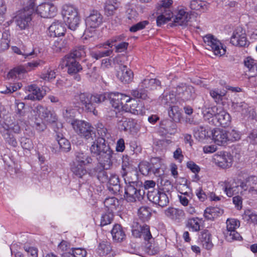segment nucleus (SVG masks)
Returning a JSON list of instances; mask_svg holds the SVG:
<instances>
[{
	"mask_svg": "<svg viewBox=\"0 0 257 257\" xmlns=\"http://www.w3.org/2000/svg\"><path fill=\"white\" fill-rule=\"evenodd\" d=\"M149 24L148 21H143L133 25L130 28V31L131 32H136L138 31L142 30L146 28Z\"/></svg>",
	"mask_w": 257,
	"mask_h": 257,
	"instance_id": "obj_61",
	"label": "nucleus"
},
{
	"mask_svg": "<svg viewBox=\"0 0 257 257\" xmlns=\"http://www.w3.org/2000/svg\"><path fill=\"white\" fill-rule=\"evenodd\" d=\"M215 119L217 120L218 125L226 127L228 126L231 123V116L226 111L222 110L215 114Z\"/></svg>",
	"mask_w": 257,
	"mask_h": 257,
	"instance_id": "obj_30",
	"label": "nucleus"
},
{
	"mask_svg": "<svg viewBox=\"0 0 257 257\" xmlns=\"http://www.w3.org/2000/svg\"><path fill=\"white\" fill-rule=\"evenodd\" d=\"M49 31L51 37H59L64 36L66 29L63 23L55 22L49 28Z\"/></svg>",
	"mask_w": 257,
	"mask_h": 257,
	"instance_id": "obj_27",
	"label": "nucleus"
},
{
	"mask_svg": "<svg viewBox=\"0 0 257 257\" xmlns=\"http://www.w3.org/2000/svg\"><path fill=\"white\" fill-rule=\"evenodd\" d=\"M169 116L172 119V120L177 122L180 120L182 114L179 110L178 106L173 105L170 107V109L168 111Z\"/></svg>",
	"mask_w": 257,
	"mask_h": 257,
	"instance_id": "obj_48",
	"label": "nucleus"
},
{
	"mask_svg": "<svg viewBox=\"0 0 257 257\" xmlns=\"http://www.w3.org/2000/svg\"><path fill=\"white\" fill-rule=\"evenodd\" d=\"M66 46L67 42L65 40L58 38L54 41L52 48L55 52H59L65 49Z\"/></svg>",
	"mask_w": 257,
	"mask_h": 257,
	"instance_id": "obj_58",
	"label": "nucleus"
},
{
	"mask_svg": "<svg viewBox=\"0 0 257 257\" xmlns=\"http://www.w3.org/2000/svg\"><path fill=\"white\" fill-rule=\"evenodd\" d=\"M35 0H30L29 4L24 8L23 12L16 17V22L17 26L21 30H24L29 26L32 21V16L34 12Z\"/></svg>",
	"mask_w": 257,
	"mask_h": 257,
	"instance_id": "obj_7",
	"label": "nucleus"
},
{
	"mask_svg": "<svg viewBox=\"0 0 257 257\" xmlns=\"http://www.w3.org/2000/svg\"><path fill=\"white\" fill-rule=\"evenodd\" d=\"M231 109L234 112H241L242 114H245L247 112L248 105L244 101L232 102Z\"/></svg>",
	"mask_w": 257,
	"mask_h": 257,
	"instance_id": "obj_44",
	"label": "nucleus"
},
{
	"mask_svg": "<svg viewBox=\"0 0 257 257\" xmlns=\"http://www.w3.org/2000/svg\"><path fill=\"white\" fill-rule=\"evenodd\" d=\"M141 86L144 87L147 91L157 89L158 87L161 85V81L157 79H145L141 83Z\"/></svg>",
	"mask_w": 257,
	"mask_h": 257,
	"instance_id": "obj_34",
	"label": "nucleus"
},
{
	"mask_svg": "<svg viewBox=\"0 0 257 257\" xmlns=\"http://www.w3.org/2000/svg\"><path fill=\"white\" fill-rule=\"evenodd\" d=\"M208 4L202 0H192L190 7L193 10L205 11L208 9Z\"/></svg>",
	"mask_w": 257,
	"mask_h": 257,
	"instance_id": "obj_43",
	"label": "nucleus"
},
{
	"mask_svg": "<svg viewBox=\"0 0 257 257\" xmlns=\"http://www.w3.org/2000/svg\"><path fill=\"white\" fill-rule=\"evenodd\" d=\"M190 19L189 13L184 9L178 11L175 18L174 19V25L175 26L186 25Z\"/></svg>",
	"mask_w": 257,
	"mask_h": 257,
	"instance_id": "obj_32",
	"label": "nucleus"
},
{
	"mask_svg": "<svg viewBox=\"0 0 257 257\" xmlns=\"http://www.w3.org/2000/svg\"><path fill=\"white\" fill-rule=\"evenodd\" d=\"M124 178V182L126 185H134V186L137 185L138 181V175L137 172L133 171L128 172H126V175L122 176Z\"/></svg>",
	"mask_w": 257,
	"mask_h": 257,
	"instance_id": "obj_45",
	"label": "nucleus"
},
{
	"mask_svg": "<svg viewBox=\"0 0 257 257\" xmlns=\"http://www.w3.org/2000/svg\"><path fill=\"white\" fill-rule=\"evenodd\" d=\"M103 203L105 207L107 209V211L112 212H113L114 210H116L119 205L118 200L114 197L105 198L103 201Z\"/></svg>",
	"mask_w": 257,
	"mask_h": 257,
	"instance_id": "obj_42",
	"label": "nucleus"
},
{
	"mask_svg": "<svg viewBox=\"0 0 257 257\" xmlns=\"http://www.w3.org/2000/svg\"><path fill=\"white\" fill-rule=\"evenodd\" d=\"M131 93V95L136 98L146 100L149 98L147 90L142 87L141 83L137 88L132 90Z\"/></svg>",
	"mask_w": 257,
	"mask_h": 257,
	"instance_id": "obj_39",
	"label": "nucleus"
},
{
	"mask_svg": "<svg viewBox=\"0 0 257 257\" xmlns=\"http://www.w3.org/2000/svg\"><path fill=\"white\" fill-rule=\"evenodd\" d=\"M3 136L6 142L10 145L14 147H16L17 146L18 143L16 139L12 133H10L9 131H5Z\"/></svg>",
	"mask_w": 257,
	"mask_h": 257,
	"instance_id": "obj_57",
	"label": "nucleus"
},
{
	"mask_svg": "<svg viewBox=\"0 0 257 257\" xmlns=\"http://www.w3.org/2000/svg\"><path fill=\"white\" fill-rule=\"evenodd\" d=\"M28 91L30 93L25 97V99L40 100L44 97V94L36 85L33 84L29 86Z\"/></svg>",
	"mask_w": 257,
	"mask_h": 257,
	"instance_id": "obj_31",
	"label": "nucleus"
},
{
	"mask_svg": "<svg viewBox=\"0 0 257 257\" xmlns=\"http://www.w3.org/2000/svg\"><path fill=\"white\" fill-rule=\"evenodd\" d=\"M244 66L248 69L250 72L254 73L257 75V61L251 57L245 58L243 61Z\"/></svg>",
	"mask_w": 257,
	"mask_h": 257,
	"instance_id": "obj_46",
	"label": "nucleus"
},
{
	"mask_svg": "<svg viewBox=\"0 0 257 257\" xmlns=\"http://www.w3.org/2000/svg\"><path fill=\"white\" fill-rule=\"evenodd\" d=\"M108 184V189L110 191H112L115 194L120 192L121 187L119 183V179L117 175L115 174L111 175L109 179Z\"/></svg>",
	"mask_w": 257,
	"mask_h": 257,
	"instance_id": "obj_35",
	"label": "nucleus"
},
{
	"mask_svg": "<svg viewBox=\"0 0 257 257\" xmlns=\"http://www.w3.org/2000/svg\"><path fill=\"white\" fill-rule=\"evenodd\" d=\"M217 110V108L216 106L211 107L208 108L205 110H204V118L205 120H207L209 123L212 122V124H214V119H215V110Z\"/></svg>",
	"mask_w": 257,
	"mask_h": 257,
	"instance_id": "obj_50",
	"label": "nucleus"
},
{
	"mask_svg": "<svg viewBox=\"0 0 257 257\" xmlns=\"http://www.w3.org/2000/svg\"><path fill=\"white\" fill-rule=\"evenodd\" d=\"M234 183V182H231L229 181H225L223 182V190L228 197H231L234 195L233 185Z\"/></svg>",
	"mask_w": 257,
	"mask_h": 257,
	"instance_id": "obj_55",
	"label": "nucleus"
},
{
	"mask_svg": "<svg viewBox=\"0 0 257 257\" xmlns=\"http://www.w3.org/2000/svg\"><path fill=\"white\" fill-rule=\"evenodd\" d=\"M194 136L199 141L210 137L209 132L203 126H197L194 129Z\"/></svg>",
	"mask_w": 257,
	"mask_h": 257,
	"instance_id": "obj_41",
	"label": "nucleus"
},
{
	"mask_svg": "<svg viewBox=\"0 0 257 257\" xmlns=\"http://www.w3.org/2000/svg\"><path fill=\"white\" fill-rule=\"evenodd\" d=\"M126 36L123 34L115 36L108 40L104 45L111 48L112 46L114 45V44H116V43H119L123 42Z\"/></svg>",
	"mask_w": 257,
	"mask_h": 257,
	"instance_id": "obj_54",
	"label": "nucleus"
},
{
	"mask_svg": "<svg viewBox=\"0 0 257 257\" xmlns=\"http://www.w3.org/2000/svg\"><path fill=\"white\" fill-rule=\"evenodd\" d=\"M71 124L74 131L86 140H93L96 137L93 127L88 122L81 120H72Z\"/></svg>",
	"mask_w": 257,
	"mask_h": 257,
	"instance_id": "obj_5",
	"label": "nucleus"
},
{
	"mask_svg": "<svg viewBox=\"0 0 257 257\" xmlns=\"http://www.w3.org/2000/svg\"><path fill=\"white\" fill-rule=\"evenodd\" d=\"M147 197L150 201L161 207L167 206L169 203V197L165 192L157 189L148 191Z\"/></svg>",
	"mask_w": 257,
	"mask_h": 257,
	"instance_id": "obj_13",
	"label": "nucleus"
},
{
	"mask_svg": "<svg viewBox=\"0 0 257 257\" xmlns=\"http://www.w3.org/2000/svg\"><path fill=\"white\" fill-rule=\"evenodd\" d=\"M212 140L214 143L219 146H225L228 142L227 131L219 128L214 129L211 131Z\"/></svg>",
	"mask_w": 257,
	"mask_h": 257,
	"instance_id": "obj_23",
	"label": "nucleus"
},
{
	"mask_svg": "<svg viewBox=\"0 0 257 257\" xmlns=\"http://www.w3.org/2000/svg\"><path fill=\"white\" fill-rule=\"evenodd\" d=\"M145 192L143 189L135 187L134 185H127L125 188L124 197L128 202L141 201Z\"/></svg>",
	"mask_w": 257,
	"mask_h": 257,
	"instance_id": "obj_11",
	"label": "nucleus"
},
{
	"mask_svg": "<svg viewBox=\"0 0 257 257\" xmlns=\"http://www.w3.org/2000/svg\"><path fill=\"white\" fill-rule=\"evenodd\" d=\"M71 171L75 177L83 179V178L88 173L84 166L79 165L75 162L72 165L71 167Z\"/></svg>",
	"mask_w": 257,
	"mask_h": 257,
	"instance_id": "obj_36",
	"label": "nucleus"
},
{
	"mask_svg": "<svg viewBox=\"0 0 257 257\" xmlns=\"http://www.w3.org/2000/svg\"><path fill=\"white\" fill-rule=\"evenodd\" d=\"M107 132V129L103 128L100 133L102 137H95L93 140H90L92 141V145L90 147V151L91 154L96 156L98 162L107 163L112 158L113 151L110 146L106 145L105 140L103 137L106 136Z\"/></svg>",
	"mask_w": 257,
	"mask_h": 257,
	"instance_id": "obj_1",
	"label": "nucleus"
},
{
	"mask_svg": "<svg viewBox=\"0 0 257 257\" xmlns=\"http://www.w3.org/2000/svg\"><path fill=\"white\" fill-rule=\"evenodd\" d=\"M203 221L202 219L198 217L191 218L188 220L187 226L193 231H198L200 229V223Z\"/></svg>",
	"mask_w": 257,
	"mask_h": 257,
	"instance_id": "obj_49",
	"label": "nucleus"
},
{
	"mask_svg": "<svg viewBox=\"0 0 257 257\" xmlns=\"http://www.w3.org/2000/svg\"><path fill=\"white\" fill-rule=\"evenodd\" d=\"M62 15L64 22L68 28L71 30H75L80 22L77 9L72 6L65 5L63 6Z\"/></svg>",
	"mask_w": 257,
	"mask_h": 257,
	"instance_id": "obj_6",
	"label": "nucleus"
},
{
	"mask_svg": "<svg viewBox=\"0 0 257 257\" xmlns=\"http://www.w3.org/2000/svg\"><path fill=\"white\" fill-rule=\"evenodd\" d=\"M98 162V165L93 169H90L88 174L90 176H96L98 180L102 183L106 182L108 180V175L105 170L110 168L112 162L111 160L107 163L104 162L105 164L103 162Z\"/></svg>",
	"mask_w": 257,
	"mask_h": 257,
	"instance_id": "obj_10",
	"label": "nucleus"
},
{
	"mask_svg": "<svg viewBox=\"0 0 257 257\" xmlns=\"http://www.w3.org/2000/svg\"><path fill=\"white\" fill-rule=\"evenodd\" d=\"M56 77L55 72L48 69L46 73H42L41 75V78L45 80L50 81L54 79Z\"/></svg>",
	"mask_w": 257,
	"mask_h": 257,
	"instance_id": "obj_64",
	"label": "nucleus"
},
{
	"mask_svg": "<svg viewBox=\"0 0 257 257\" xmlns=\"http://www.w3.org/2000/svg\"><path fill=\"white\" fill-rule=\"evenodd\" d=\"M112 239L117 242H121L126 238L125 231L121 225L115 224L111 230Z\"/></svg>",
	"mask_w": 257,
	"mask_h": 257,
	"instance_id": "obj_28",
	"label": "nucleus"
},
{
	"mask_svg": "<svg viewBox=\"0 0 257 257\" xmlns=\"http://www.w3.org/2000/svg\"><path fill=\"white\" fill-rule=\"evenodd\" d=\"M114 215L113 212L107 211V212L102 214L100 220V225L104 226L110 224L113 220Z\"/></svg>",
	"mask_w": 257,
	"mask_h": 257,
	"instance_id": "obj_53",
	"label": "nucleus"
},
{
	"mask_svg": "<svg viewBox=\"0 0 257 257\" xmlns=\"http://www.w3.org/2000/svg\"><path fill=\"white\" fill-rule=\"evenodd\" d=\"M224 233L228 241L238 239L239 237H241L240 234L235 230H226Z\"/></svg>",
	"mask_w": 257,
	"mask_h": 257,
	"instance_id": "obj_60",
	"label": "nucleus"
},
{
	"mask_svg": "<svg viewBox=\"0 0 257 257\" xmlns=\"http://www.w3.org/2000/svg\"><path fill=\"white\" fill-rule=\"evenodd\" d=\"M233 185L234 195L237 194L240 190L241 194H245L248 198H255L257 197V177L254 176H250L246 178L240 183L239 185L235 183Z\"/></svg>",
	"mask_w": 257,
	"mask_h": 257,
	"instance_id": "obj_3",
	"label": "nucleus"
},
{
	"mask_svg": "<svg viewBox=\"0 0 257 257\" xmlns=\"http://www.w3.org/2000/svg\"><path fill=\"white\" fill-rule=\"evenodd\" d=\"M227 137L228 138V142H234L239 140L241 137V134L239 132L232 129L230 131H227Z\"/></svg>",
	"mask_w": 257,
	"mask_h": 257,
	"instance_id": "obj_62",
	"label": "nucleus"
},
{
	"mask_svg": "<svg viewBox=\"0 0 257 257\" xmlns=\"http://www.w3.org/2000/svg\"><path fill=\"white\" fill-rule=\"evenodd\" d=\"M211 236L210 232L206 229H203L200 232L199 240L206 249L210 250L213 247Z\"/></svg>",
	"mask_w": 257,
	"mask_h": 257,
	"instance_id": "obj_25",
	"label": "nucleus"
},
{
	"mask_svg": "<svg viewBox=\"0 0 257 257\" xmlns=\"http://www.w3.org/2000/svg\"><path fill=\"white\" fill-rule=\"evenodd\" d=\"M97 98L98 102L105 101L109 100L112 107L114 108V110L111 112L112 116H118V113L120 112L121 109L124 110L123 102H125V100L127 99L128 96L123 95L120 93H103L102 95Z\"/></svg>",
	"mask_w": 257,
	"mask_h": 257,
	"instance_id": "obj_2",
	"label": "nucleus"
},
{
	"mask_svg": "<svg viewBox=\"0 0 257 257\" xmlns=\"http://www.w3.org/2000/svg\"><path fill=\"white\" fill-rule=\"evenodd\" d=\"M34 111L36 112L42 119L50 123L54 131V127L58 126V123H62L58 121V117L55 112L49 110L47 107L41 104H38L35 107Z\"/></svg>",
	"mask_w": 257,
	"mask_h": 257,
	"instance_id": "obj_8",
	"label": "nucleus"
},
{
	"mask_svg": "<svg viewBox=\"0 0 257 257\" xmlns=\"http://www.w3.org/2000/svg\"><path fill=\"white\" fill-rule=\"evenodd\" d=\"M57 11V8L54 5L45 3L39 5L36 8L34 6L33 14H37L44 18H51L56 15Z\"/></svg>",
	"mask_w": 257,
	"mask_h": 257,
	"instance_id": "obj_15",
	"label": "nucleus"
},
{
	"mask_svg": "<svg viewBox=\"0 0 257 257\" xmlns=\"http://www.w3.org/2000/svg\"><path fill=\"white\" fill-rule=\"evenodd\" d=\"M203 40L206 45L214 52L215 55L220 56L225 54L226 48H224L221 42L212 35H207L203 37Z\"/></svg>",
	"mask_w": 257,
	"mask_h": 257,
	"instance_id": "obj_14",
	"label": "nucleus"
},
{
	"mask_svg": "<svg viewBox=\"0 0 257 257\" xmlns=\"http://www.w3.org/2000/svg\"><path fill=\"white\" fill-rule=\"evenodd\" d=\"M138 216L139 218L143 222L149 220L151 216L150 208L144 206L140 207L138 210Z\"/></svg>",
	"mask_w": 257,
	"mask_h": 257,
	"instance_id": "obj_52",
	"label": "nucleus"
},
{
	"mask_svg": "<svg viewBox=\"0 0 257 257\" xmlns=\"http://www.w3.org/2000/svg\"><path fill=\"white\" fill-rule=\"evenodd\" d=\"M177 99L183 102L190 101L195 99L196 93L194 88L191 85L181 84L174 88Z\"/></svg>",
	"mask_w": 257,
	"mask_h": 257,
	"instance_id": "obj_9",
	"label": "nucleus"
},
{
	"mask_svg": "<svg viewBox=\"0 0 257 257\" xmlns=\"http://www.w3.org/2000/svg\"><path fill=\"white\" fill-rule=\"evenodd\" d=\"M129 157L127 155H123L122 158L121 170L120 173L122 176L126 175V172L130 168V163L129 162Z\"/></svg>",
	"mask_w": 257,
	"mask_h": 257,
	"instance_id": "obj_59",
	"label": "nucleus"
},
{
	"mask_svg": "<svg viewBox=\"0 0 257 257\" xmlns=\"http://www.w3.org/2000/svg\"><path fill=\"white\" fill-rule=\"evenodd\" d=\"M177 98L175 90L169 92H164L159 97L160 102L162 105L171 106L174 103Z\"/></svg>",
	"mask_w": 257,
	"mask_h": 257,
	"instance_id": "obj_29",
	"label": "nucleus"
},
{
	"mask_svg": "<svg viewBox=\"0 0 257 257\" xmlns=\"http://www.w3.org/2000/svg\"><path fill=\"white\" fill-rule=\"evenodd\" d=\"M62 65L67 68V72L69 74L73 75L81 71L83 68L76 59L70 57V55H65L61 61Z\"/></svg>",
	"mask_w": 257,
	"mask_h": 257,
	"instance_id": "obj_18",
	"label": "nucleus"
},
{
	"mask_svg": "<svg viewBox=\"0 0 257 257\" xmlns=\"http://www.w3.org/2000/svg\"><path fill=\"white\" fill-rule=\"evenodd\" d=\"M58 126L54 127V132L56 134L55 139L59 146V149L62 152H68L71 149V145L69 141L64 137L63 134V125L58 123Z\"/></svg>",
	"mask_w": 257,
	"mask_h": 257,
	"instance_id": "obj_16",
	"label": "nucleus"
},
{
	"mask_svg": "<svg viewBox=\"0 0 257 257\" xmlns=\"http://www.w3.org/2000/svg\"><path fill=\"white\" fill-rule=\"evenodd\" d=\"M223 213V210L219 207H207L204 212V216L207 220H214Z\"/></svg>",
	"mask_w": 257,
	"mask_h": 257,
	"instance_id": "obj_33",
	"label": "nucleus"
},
{
	"mask_svg": "<svg viewBox=\"0 0 257 257\" xmlns=\"http://www.w3.org/2000/svg\"><path fill=\"white\" fill-rule=\"evenodd\" d=\"M67 55H70L75 59L83 57L86 55V47L83 45L75 46Z\"/></svg>",
	"mask_w": 257,
	"mask_h": 257,
	"instance_id": "obj_40",
	"label": "nucleus"
},
{
	"mask_svg": "<svg viewBox=\"0 0 257 257\" xmlns=\"http://www.w3.org/2000/svg\"><path fill=\"white\" fill-rule=\"evenodd\" d=\"M213 160L216 165L222 168H227L231 166L233 163V157L229 153L220 152L215 154Z\"/></svg>",
	"mask_w": 257,
	"mask_h": 257,
	"instance_id": "obj_17",
	"label": "nucleus"
},
{
	"mask_svg": "<svg viewBox=\"0 0 257 257\" xmlns=\"http://www.w3.org/2000/svg\"><path fill=\"white\" fill-rule=\"evenodd\" d=\"M111 250L110 243L108 242L100 243L97 248V252L100 256H105L108 254Z\"/></svg>",
	"mask_w": 257,
	"mask_h": 257,
	"instance_id": "obj_47",
	"label": "nucleus"
},
{
	"mask_svg": "<svg viewBox=\"0 0 257 257\" xmlns=\"http://www.w3.org/2000/svg\"><path fill=\"white\" fill-rule=\"evenodd\" d=\"M118 4L116 0H106L105 3L104 10L108 15H111L118 8Z\"/></svg>",
	"mask_w": 257,
	"mask_h": 257,
	"instance_id": "obj_51",
	"label": "nucleus"
},
{
	"mask_svg": "<svg viewBox=\"0 0 257 257\" xmlns=\"http://www.w3.org/2000/svg\"><path fill=\"white\" fill-rule=\"evenodd\" d=\"M119 67L120 71L117 72V77L121 82L124 84L132 82L134 78L133 71L127 68L125 65H121Z\"/></svg>",
	"mask_w": 257,
	"mask_h": 257,
	"instance_id": "obj_24",
	"label": "nucleus"
},
{
	"mask_svg": "<svg viewBox=\"0 0 257 257\" xmlns=\"http://www.w3.org/2000/svg\"><path fill=\"white\" fill-rule=\"evenodd\" d=\"M166 215L174 220H180L184 217V212L182 210L174 208H169L165 211Z\"/></svg>",
	"mask_w": 257,
	"mask_h": 257,
	"instance_id": "obj_38",
	"label": "nucleus"
},
{
	"mask_svg": "<svg viewBox=\"0 0 257 257\" xmlns=\"http://www.w3.org/2000/svg\"><path fill=\"white\" fill-rule=\"evenodd\" d=\"M177 126L175 121L169 119L162 120L160 122L159 134L162 136L168 134L174 135L177 133Z\"/></svg>",
	"mask_w": 257,
	"mask_h": 257,
	"instance_id": "obj_20",
	"label": "nucleus"
},
{
	"mask_svg": "<svg viewBox=\"0 0 257 257\" xmlns=\"http://www.w3.org/2000/svg\"><path fill=\"white\" fill-rule=\"evenodd\" d=\"M102 19L103 17L99 12L93 10L85 20L86 26L92 28H96L102 24Z\"/></svg>",
	"mask_w": 257,
	"mask_h": 257,
	"instance_id": "obj_22",
	"label": "nucleus"
},
{
	"mask_svg": "<svg viewBox=\"0 0 257 257\" xmlns=\"http://www.w3.org/2000/svg\"><path fill=\"white\" fill-rule=\"evenodd\" d=\"M145 245L143 246L144 251L149 255H153L159 252V247L155 243L154 238L153 240L151 239L145 241Z\"/></svg>",
	"mask_w": 257,
	"mask_h": 257,
	"instance_id": "obj_37",
	"label": "nucleus"
},
{
	"mask_svg": "<svg viewBox=\"0 0 257 257\" xmlns=\"http://www.w3.org/2000/svg\"><path fill=\"white\" fill-rule=\"evenodd\" d=\"M102 95L101 94H92L88 92H80L75 96L76 99L79 100L82 108L85 111L87 112H92L93 114L96 115L97 111L96 110L95 103L99 104L101 102H98L97 98Z\"/></svg>",
	"mask_w": 257,
	"mask_h": 257,
	"instance_id": "obj_4",
	"label": "nucleus"
},
{
	"mask_svg": "<svg viewBox=\"0 0 257 257\" xmlns=\"http://www.w3.org/2000/svg\"><path fill=\"white\" fill-rule=\"evenodd\" d=\"M139 168L140 172L145 176L149 175L152 169V165L146 161L141 162L139 165Z\"/></svg>",
	"mask_w": 257,
	"mask_h": 257,
	"instance_id": "obj_56",
	"label": "nucleus"
},
{
	"mask_svg": "<svg viewBox=\"0 0 257 257\" xmlns=\"http://www.w3.org/2000/svg\"><path fill=\"white\" fill-rule=\"evenodd\" d=\"M135 228L132 230V234L136 237H142L145 241L151 239L153 240L152 235L150 230L149 226L146 224L139 225L137 222L136 226L134 225Z\"/></svg>",
	"mask_w": 257,
	"mask_h": 257,
	"instance_id": "obj_21",
	"label": "nucleus"
},
{
	"mask_svg": "<svg viewBox=\"0 0 257 257\" xmlns=\"http://www.w3.org/2000/svg\"><path fill=\"white\" fill-rule=\"evenodd\" d=\"M230 42L234 46L240 47H247L249 44L242 28H237L233 32Z\"/></svg>",
	"mask_w": 257,
	"mask_h": 257,
	"instance_id": "obj_19",
	"label": "nucleus"
},
{
	"mask_svg": "<svg viewBox=\"0 0 257 257\" xmlns=\"http://www.w3.org/2000/svg\"><path fill=\"white\" fill-rule=\"evenodd\" d=\"M75 163L84 167L90 166L93 162V158L88 154L82 151L75 152Z\"/></svg>",
	"mask_w": 257,
	"mask_h": 257,
	"instance_id": "obj_26",
	"label": "nucleus"
},
{
	"mask_svg": "<svg viewBox=\"0 0 257 257\" xmlns=\"http://www.w3.org/2000/svg\"><path fill=\"white\" fill-rule=\"evenodd\" d=\"M124 111L135 115H143L145 113V108L142 102L128 96L124 105Z\"/></svg>",
	"mask_w": 257,
	"mask_h": 257,
	"instance_id": "obj_12",
	"label": "nucleus"
},
{
	"mask_svg": "<svg viewBox=\"0 0 257 257\" xmlns=\"http://www.w3.org/2000/svg\"><path fill=\"white\" fill-rule=\"evenodd\" d=\"M239 226V221L235 219L226 220V230H235Z\"/></svg>",
	"mask_w": 257,
	"mask_h": 257,
	"instance_id": "obj_63",
	"label": "nucleus"
}]
</instances>
